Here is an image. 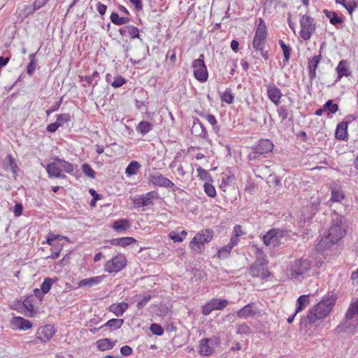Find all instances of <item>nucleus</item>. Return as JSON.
I'll return each instance as SVG.
<instances>
[{
    "instance_id": "nucleus-1",
    "label": "nucleus",
    "mask_w": 358,
    "mask_h": 358,
    "mask_svg": "<svg viewBox=\"0 0 358 358\" xmlns=\"http://www.w3.org/2000/svg\"><path fill=\"white\" fill-rule=\"evenodd\" d=\"M336 299L334 295L324 296L314 308L309 310L306 317L303 319V322L312 324L318 320L326 317L331 313Z\"/></svg>"
},
{
    "instance_id": "nucleus-2",
    "label": "nucleus",
    "mask_w": 358,
    "mask_h": 358,
    "mask_svg": "<svg viewBox=\"0 0 358 358\" xmlns=\"http://www.w3.org/2000/svg\"><path fill=\"white\" fill-rule=\"evenodd\" d=\"M350 224L349 219L334 209L331 213V226L328 232L333 239L340 241L347 234Z\"/></svg>"
},
{
    "instance_id": "nucleus-3",
    "label": "nucleus",
    "mask_w": 358,
    "mask_h": 358,
    "mask_svg": "<svg viewBox=\"0 0 358 358\" xmlns=\"http://www.w3.org/2000/svg\"><path fill=\"white\" fill-rule=\"evenodd\" d=\"M273 143L269 139L262 138L259 140L252 147V151L248 155V160L256 161L262 157H266L267 154L273 151Z\"/></svg>"
},
{
    "instance_id": "nucleus-4",
    "label": "nucleus",
    "mask_w": 358,
    "mask_h": 358,
    "mask_svg": "<svg viewBox=\"0 0 358 358\" xmlns=\"http://www.w3.org/2000/svg\"><path fill=\"white\" fill-rule=\"evenodd\" d=\"M214 236V231L206 229L197 233L189 243V247L196 252H201L205 243H209Z\"/></svg>"
},
{
    "instance_id": "nucleus-5",
    "label": "nucleus",
    "mask_w": 358,
    "mask_h": 358,
    "mask_svg": "<svg viewBox=\"0 0 358 358\" xmlns=\"http://www.w3.org/2000/svg\"><path fill=\"white\" fill-rule=\"evenodd\" d=\"M288 231L285 229L273 228L266 233L262 237V241L266 245L278 247L281 244V239L287 236Z\"/></svg>"
},
{
    "instance_id": "nucleus-6",
    "label": "nucleus",
    "mask_w": 358,
    "mask_h": 358,
    "mask_svg": "<svg viewBox=\"0 0 358 358\" xmlns=\"http://www.w3.org/2000/svg\"><path fill=\"white\" fill-rule=\"evenodd\" d=\"M267 37V28L263 19L259 18V24L256 29L252 47L255 50L265 48Z\"/></svg>"
},
{
    "instance_id": "nucleus-7",
    "label": "nucleus",
    "mask_w": 358,
    "mask_h": 358,
    "mask_svg": "<svg viewBox=\"0 0 358 358\" xmlns=\"http://www.w3.org/2000/svg\"><path fill=\"white\" fill-rule=\"evenodd\" d=\"M301 31L299 32L301 38L304 41L309 40L315 31L316 24L313 17L308 15H303L300 18Z\"/></svg>"
},
{
    "instance_id": "nucleus-8",
    "label": "nucleus",
    "mask_w": 358,
    "mask_h": 358,
    "mask_svg": "<svg viewBox=\"0 0 358 358\" xmlns=\"http://www.w3.org/2000/svg\"><path fill=\"white\" fill-rule=\"evenodd\" d=\"M192 66L194 69V76L195 78L200 83L206 82L208 78V73L203 54H201L198 59L192 62Z\"/></svg>"
},
{
    "instance_id": "nucleus-9",
    "label": "nucleus",
    "mask_w": 358,
    "mask_h": 358,
    "mask_svg": "<svg viewBox=\"0 0 358 358\" xmlns=\"http://www.w3.org/2000/svg\"><path fill=\"white\" fill-rule=\"evenodd\" d=\"M127 265V259L123 254H118L104 265V271L109 273H117Z\"/></svg>"
},
{
    "instance_id": "nucleus-10",
    "label": "nucleus",
    "mask_w": 358,
    "mask_h": 358,
    "mask_svg": "<svg viewBox=\"0 0 358 358\" xmlns=\"http://www.w3.org/2000/svg\"><path fill=\"white\" fill-rule=\"evenodd\" d=\"M311 268V262L307 259H299L295 260L291 266V275L292 278L299 279L300 277Z\"/></svg>"
},
{
    "instance_id": "nucleus-11",
    "label": "nucleus",
    "mask_w": 358,
    "mask_h": 358,
    "mask_svg": "<svg viewBox=\"0 0 358 358\" xmlns=\"http://www.w3.org/2000/svg\"><path fill=\"white\" fill-rule=\"evenodd\" d=\"M219 343L220 338L217 336L201 339L199 345V354L202 356L210 355L214 352L215 347Z\"/></svg>"
},
{
    "instance_id": "nucleus-12",
    "label": "nucleus",
    "mask_w": 358,
    "mask_h": 358,
    "mask_svg": "<svg viewBox=\"0 0 358 358\" xmlns=\"http://www.w3.org/2000/svg\"><path fill=\"white\" fill-rule=\"evenodd\" d=\"M55 334V329L53 326L48 324L41 327L37 330L35 338L31 341V343L37 344L38 341L43 343L48 342L52 338Z\"/></svg>"
},
{
    "instance_id": "nucleus-13",
    "label": "nucleus",
    "mask_w": 358,
    "mask_h": 358,
    "mask_svg": "<svg viewBox=\"0 0 358 358\" xmlns=\"http://www.w3.org/2000/svg\"><path fill=\"white\" fill-rule=\"evenodd\" d=\"M158 198V193L155 191H151L135 196L133 199V204L138 208L148 206L153 203L152 199Z\"/></svg>"
},
{
    "instance_id": "nucleus-14",
    "label": "nucleus",
    "mask_w": 358,
    "mask_h": 358,
    "mask_svg": "<svg viewBox=\"0 0 358 358\" xmlns=\"http://www.w3.org/2000/svg\"><path fill=\"white\" fill-rule=\"evenodd\" d=\"M259 314V310L255 303L251 302L243 306L236 312L237 317L241 319L254 317Z\"/></svg>"
},
{
    "instance_id": "nucleus-15",
    "label": "nucleus",
    "mask_w": 358,
    "mask_h": 358,
    "mask_svg": "<svg viewBox=\"0 0 358 358\" xmlns=\"http://www.w3.org/2000/svg\"><path fill=\"white\" fill-rule=\"evenodd\" d=\"M339 241L338 240L333 239L332 236L327 232V234L324 235L318 240L315 245V248L317 252H322L329 249L333 245H335Z\"/></svg>"
},
{
    "instance_id": "nucleus-16",
    "label": "nucleus",
    "mask_w": 358,
    "mask_h": 358,
    "mask_svg": "<svg viewBox=\"0 0 358 358\" xmlns=\"http://www.w3.org/2000/svg\"><path fill=\"white\" fill-rule=\"evenodd\" d=\"M48 177L50 178H66V176L62 173L59 162L53 159V162L47 164L45 167Z\"/></svg>"
},
{
    "instance_id": "nucleus-17",
    "label": "nucleus",
    "mask_w": 358,
    "mask_h": 358,
    "mask_svg": "<svg viewBox=\"0 0 358 358\" xmlns=\"http://www.w3.org/2000/svg\"><path fill=\"white\" fill-rule=\"evenodd\" d=\"M149 180L150 182H151L154 186H158L164 188L173 186V182L169 178L163 176L159 173H155L150 175Z\"/></svg>"
},
{
    "instance_id": "nucleus-18",
    "label": "nucleus",
    "mask_w": 358,
    "mask_h": 358,
    "mask_svg": "<svg viewBox=\"0 0 358 358\" xmlns=\"http://www.w3.org/2000/svg\"><path fill=\"white\" fill-rule=\"evenodd\" d=\"M267 96L269 100L273 102L276 106L280 103V99L282 94L280 90L273 83L267 86Z\"/></svg>"
},
{
    "instance_id": "nucleus-19",
    "label": "nucleus",
    "mask_w": 358,
    "mask_h": 358,
    "mask_svg": "<svg viewBox=\"0 0 358 358\" xmlns=\"http://www.w3.org/2000/svg\"><path fill=\"white\" fill-rule=\"evenodd\" d=\"M337 73V78L336 82L341 80V79L345 76H350L352 71L350 68V62L346 59H342L339 62L338 66L336 68Z\"/></svg>"
},
{
    "instance_id": "nucleus-20",
    "label": "nucleus",
    "mask_w": 358,
    "mask_h": 358,
    "mask_svg": "<svg viewBox=\"0 0 358 358\" xmlns=\"http://www.w3.org/2000/svg\"><path fill=\"white\" fill-rule=\"evenodd\" d=\"M322 55H318L314 56L312 59H308L307 69L308 71V76L310 80V83H312V81L317 76L316 70L322 59Z\"/></svg>"
},
{
    "instance_id": "nucleus-21",
    "label": "nucleus",
    "mask_w": 358,
    "mask_h": 358,
    "mask_svg": "<svg viewBox=\"0 0 358 358\" xmlns=\"http://www.w3.org/2000/svg\"><path fill=\"white\" fill-rule=\"evenodd\" d=\"M11 325L13 329H20V330H28L31 329L33 326L32 323L22 317H13L11 321Z\"/></svg>"
},
{
    "instance_id": "nucleus-22",
    "label": "nucleus",
    "mask_w": 358,
    "mask_h": 358,
    "mask_svg": "<svg viewBox=\"0 0 358 358\" xmlns=\"http://www.w3.org/2000/svg\"><path fill=\"white\" fill-rule=\"evenodd\" d=\"M192 133L194 134L196 136H199L203 138H207L208 137V131L203 124V123L199 120V118H194V123L192 128Z\"/></svg>"
},
{
    "instance_id": "nucleus-23",
    "label": "nucleus",
    "mask_w": 358,
    "mask_h": 358,
    "mask_svg": "<svg viewBox=\"0 0 358 358\" xmlns=\"http://www.w3.org/2000/svg\"><path fill=\"white\" fill-rule=\"evenodd\" d=\"M3 165L6 170L10 171L13 173V176L15 178L16 177L19 171V167L15 162V158L11 155H7L3 162Z\"/></svg>"
},
{
    "instance_id": "nucleus-24",
    "label": "nucleus",
    "mask_w": 358,
    "mask_h": 358,
    "mask_svg": "<svg viewBox=\"0 0 358 358\" xmlns=\"http://www.w3.org/2000/svg\"><path fill=\"white\" fill-rule=\"evenodd\" d=\"M323 13L326 15V17L329 20L330 23L335 26L336 27H338L339 25H341L344 22L343 17L341 16H338L336 12L329 10L327 9H324Z\"/></svg>"
},
{
    "instance_id": "nucleus-25",
    "label": "nucleus",
    "mask_w": 358,
    "mask_h": 358,
    "mask_svg": "<svg viewBox=\"0 0 358 358\" xmlns=\"http://www.w3.org/2000/svg\"><path fill=\"white\" fill-rule=\"evenodd\" d=\"M348 128L345 122H339L336 128L335 138L340 141H347L348 139Z\"/></svg>"
},
{
    "instance_id": "nucleus-26",
    "label": "nucleus",
    "mask_w": 358,
    "mask_h": 358,
    "mask_svg": "<svg viewBox=\"0 0 358 358\" xmlns=\"http://www.w3.org/2000/svg\"><path fill=\"white\" fill-rule=\"evenodd\" d=\"M129 308V304L126 302L119 303H113L109 306V311L113 313L117 317L122 316Z\"/></svg>"
},
{
    "instance_id": "nucleus-27",
    "label": "nucleus",
    "mask_w": 358,
    "mask_h": 358,
    "mask_svg": "<svg viewBox=\"0 0 358 358\" xmlns=\"http://www.w3.org/2000/svg\"><path fill=\"white\" fill-rule=\"evenodd\" d=\"M136 242H137V241L134 238L129 236L113 238L110 241V244L113 245H119L122 247L129 246Z\"/></svg>"
},
{
    "instance_id": "nucleus-28",
    "label": "nucleus",
    "mask_w": 358,
    "mask_h": 358,
    "mask_svg": "<svg viewBox=\"0 0 358 358\" xmlns=\"http://www.w3.org/2000/svg\"><path fill=\"white\" fill-rule=\"evenodd\" d=\"M130 227L129 220L126 218L115 220L113 223V228L119 233L127 231Z\"/></svg>"
},
{
    "instance_id": "nucleus-29",
    "label": "nucleus",
    "mask_w": 358,
    "mask_h": 358,
    "mask_svg": "<svg viewBox=\"0 0 358 358\" xmlns=\"http://www.w3.org/2000/svg\"><path fill=\"white\" fill-rule=\"evenodd\" d=\"M117 341H112L110 338H102L96 341V347L99 350L105 351L113 349Z\"/></svg>"
},
{
    "instance_id": "nucleus-30",
    "label": "nucleus",
    "mask_w": 358,
    "mask_h": 358,
    "mask_svg": "<svg viewBox=\"0 0 358 358\" xmlns=\"http://www.w3.org/2000/svg\"><path fill=\"white\" fill-rule=\"evenodd\" d=\"M103 278H104L103 275H99V276L92 277L90 278H85V279L81 280L79 282L78 286L80 287H92L94 285L101 283L102 282Z\"/></svg>"
},
{
    "instance_id": "nucleus-31",
    "label": "nucleus",
    "mask_w": 358,
    "mask_h": 358,
    "mask_svg": "<svg viewBox=\"0 0 358 358\" xmlns=\"http://www.w3.org/2000/svg\"><path fill=\"white\" fill-rule=\"evenodd\" d=\"M34 301V296L32 295L28 296L24 300L22 304L24 308L29 312L27 314L29 317H33L37 313V310L34 309L33 303Z\"/></svg>"
},
{
    "instance_id": "nucleus-32",
    "label": "nucleus",
    "mask_w": 358,
    "mask_h": 358,
    "mask_svg": "<svg viewBox=\"0 0 358 358\" xmlns=\"http://www.w3.org/2000/svg\"><path fill=\"white\" fill-rule=\"evenodd\" d=\"M124 323L123 319H116L113 318L109 320L107 322H106L104 324L101 326L99 329H103L105 327H108L110 331L117 330L121 328Z\"/></svg>"
},
{
    "instance_id": "nucleus-33",
    "label": "nucleus",
    "mask_w": 358,
    "mask_h": 358,
    "mask_svg": "<svg viewBox=\"0 0 358 358\" xmlns=\"http://www.w3.org/2000/svg\"><path fill=\"white\" fill-rule=\"evenodd\" d=\"M336 2L342 5L348 11L350 15H352L355 10L358 7L355 0H336Z\"/></svg>"
},
{
    "instance_id": "nucleus-34",
    "label": "nucleus",
    "mask_w": 358,
    "mask_h": 358,
    "mask_svg": "<svg viewBox=\"0 0 358 358\" xmlns=\"http://www.w3.org/2000/svg\"><path fill=\"white\" fill-rule=\"evenodd\" d=\"M62 240L69 241V238L59 234H55L50 232L47 235L46 243L50 246H55V243L59 242Z\"/></svg>"
},
{
    "instance_id": "nucleus-35",
    "label": "nucleus",
    "mask_w": 358,
    "mask_h": 358,
    "mask_svg": "<svg viewBox=\"0 0 358 358\" xmlns=\"http://www.w3.org/2000/svg\"><path fill=\"white\" fill-rule=\"evenodd\" d=\"M236 333L240 335L249 336L252 333V328L245 322L238 323L235 326Z\"/></svg>"
},
{
    "instance_id": "nucleus-36",
    "label": "nucleus",
    "mask_w": 358,
    "mask_h": 358,
    "mask_svg": "<svg viewBox=\"0 0 358 358\" xmlns=\"http://www.w3.org/2000/svg\"><path fill=\"white\" fill-rule=\"evenodd\" d=\"M309 295L303 294L296 300V313L302 311L309 304Z\"/></svg>"
},
{
    "instance_id": "nucleus-37",
    "label": "nucleus",
    "mask_w": 358,
    "mask_h": 358,
    "mask_svg": "<svg viewBox=\"0 0 358 358\" xmlns=\"http://www.w3.org/2000/svg\"><path fill=\"white\" fill-rule=\"evenodd\" d=\"M152 129V124L148 121L140 122L136 127V131L143 136L147 134Z\"/></svg>"
},
{
    "instance_id": "nucleus-38",
    "label": "nucleus",
    "mask_w": 358,
    "mask_h": 358,
    "mask_svg": "<svg viewBox=\"0 0 358 358\" xmlns=\"http://www.w3.org/2000/svg\"><path fill=\"white\" fill-rule=\"evenodd\" d=\"M279 43V45L282 50V52H283V56H284V59H283V63H284V65H286L289 61V59H290V55H291V52H292V48H290L289 45H286L285 43V42L282 41V40H279L278 41Z\"/></svg>"
},
{
    "instance_id": "nucleus-39",
    "label": "nucleus",
    "mask_w": 358,
    "mask_h": 358,
    "mask_svg": "<svg viewBox=\"0 0 358 358\" xmlns=\"http://www.w3.org/2000/svg\"><path fill=\"white\" fill-rule=\"evenodd\" d=\"M323 106L324 110H325V111L327 113V116L329 117L333 114H335L339 109L338 105L334 103L332 99H329L327 101Z\"/></svg>"
},
{
    "instance_id": "nucleus-40",
    "label": "nucleus",
    "mask_w": 358,
    "mask_h": 358,
    "mask_svg": "<svg viewBox=\"0 0 358 358\" xmlns=\"http://www.w3.org/2000/svg\"><path fill=\"white\" fill-rule=\"evenodd\" d=\"M141 296L138 299V303L136 304V308L138 310H142L148 303L151 300L152 296L151 294V292H143L141 294Z\"/></svg>"
},
{
    "instance_id": "nucleus-41",
    "label": "nucleus",
    "mask_w": 358,
    "mask_h": 358,
    "mask_svg": "<svg viewBox=\"0 0 358 358\" xmlns=\"http://www.w3.org/2000/svg\"><path fill=\"white\" fill-rule=\"evenodd\" d=\"M141 166L137 161H131L126 168L125 173L128 176H134L137 173Z\"/></svg>"
},
{
    "instance_id": "nucleus-42",
    "label": "nucleus",
    "mask_w": 358,
    "mask_h": 358,
    "mask_svg": "<svg viewBox=\"0 0 358 358\" xmlns=\"http://www.w3.org/2000/svg\"><path fill=\"white\" fill-rule=\"evenodd\" d=\"M213 310H222L229 304L227 299L213 298L210 301Z\"/></svg>"
},
{
    "instance_id": "nucleus-43",
    "label": "nucleus",
    "mask_w": 358,
    "mask_h": 358,
    "mask_svg": "<svg viewBox=\"0 0 358 358\" xmlns=\"http://www.w3.org/2000/svg\"><path fill=\"white\" fill-rule=\"evenodd\" d=\"M29 63L27 66V73L29 76H32L36 70V66L38 60L36 59V53H31L29 56Z\"/></svg>"
},
{
    "instance_id": "nucleus-44",
    "label": "nucleus",
    "mask_w": 358,
    "mask_h": 358,
    "mask_svg": "<svg viewBox=\"0 0 358 358\" xmlns=\"http://www.w3.org/2000/svg\"><path fill=\"white\" fill-rule=\"evenodd\" d=\"M54 159L59 162L61 169L64 170L66 173H71L73 172V166L70 162H66L64 159H61L57 156L54 157Z\"/></svg>"
},
{
    "instance_id": "nucleus-45",
    "label": "nucleus",
    "mask_w": 358,
    "mask_h": 358,
    "mask_svg": "<svg viewBox=\"0 0 358 358\" xmlns=\"http://www.w3.org/2000/svg\"><path fill=\"white\" fill-rule=\"evenodd\" d=\"M345 320L343 323L341 324L338 326L337 329H340V331L348 332V333H352L355 331L356 329V326L355 324H352L351 323V320H348L345 318Z\"/></svg>"
},
{
    "instance_id": "nucleus-46",
    "label": "nucleus",
    "mask_w": 358,
    "mask_h": 358,
    "mask_svg": "<svg viewBox=\"0 0 358 358\" xmlns=\"http://www.w3.org/2000/svg\"><path fill=\"white\" fill-rule=\"evenodd\" d=\"M355 315H358V300L350 304L345 313V318L352 320Z\"/></svg>"
},
{
    "instance_id": "nucleus-47",
    "label": "nucleus",
    "mask_w": 358,
    "mask_h": 358,
    "mask_svg": "<svg viewBox=\"0 0 358 358\" xmlns=\"http://www.w3.org/2000/svg\"><path fill=\"white\" fill-rule=\"evenodd\" d=\"M128 34L131 39L138 38L141 43L143 38L141 37L140 31L138 27L134 25H127Z\"/></svg>"
},
{
    "instance_id": "nucleus-48",
    "label": "nucleus",
    "mask_w": 358,
    "mask_h": 358,
    "mask_svg": "<svg viewBox=\"0 0 358 358\" xmlns=\"http://www.w3.org/2000/svg\"><path fill=\"white\" fill-rule=\"evenodd\" d=\"M220 99L222 102H225L228 104H231L234 101V96L230 88H227L220 96Z\"/></svg>"
},
{
    "instance_id": "nucleus-49",
    "label": "nucleus",
    "mask_w": 358,
    "mask_h": 358,
    "mask_svg": "<svg viewBox=\"0 0 358 358\" xmlns=\"http://www.w3.org/2000/svg\"><path fill=\"white\" fill-rule=\"evenodd\" d=\"M318 205H314L313 203L311 206L303 207V213L304 216V219H311L313 216L315 214V211L317 210Z\"/></svg>"
},
{
    "instance_id": "nucleus-50",
    "label": "nucleus",
    "mask_w": 358,
    "mask_h": 358,
    "mask_svg": "<svg viewBox=\"0 0 358 358\" xmlns=\"http://www.w3.org/2000/svg\"><path fill=\"white\" fill-rule=\"evenodd\" d=\"M57 278H45L41 285V289L47 294L51 289L52 285L57 281Z\"/></svg>"
},
{
    "instance_id": "nucleus-51",
    "label": "nucleus",
    "mask_w": 358,
    "mask_h": 358,
    "mask_svg": "<svg viewBox=\"0 0 358 358\" xmlns=\"http://www.w3.org/2000/svg\"><path fill=\"white\" fill-rule=\"evenodd\" d=\"M344 197L345 194L341 189L337 188L332 189L330 201L333 202H340Z\"/></svg>"
},
{
    "instance_id": "nucleus-52",
    "label": "nucleus",
    "mask_w": 358,
    "mask_h": 358,
    "mask_svg": "<svg viewBox=\"0 0 358 358\" xmlns=\"http://www.w3.org/2000/svg\"><path fill=\"white\" fill-rule=\"evenodd\" d=\"M232 248H233L229 244L227 245L226 246L221 248L217 251V257L220 259L227 258L230 255Z\"/></svg>"
},
{
    "instance_id": "nucleus-53",
    "label": "nucleus",
    "mask_w": 358,
    "mask_h": 358,
    "mask_svg": "<svg viewBox=\"0 0 358 358\" xmlns=\"http://www.w3.org/2000/svg\"><path fill=\"white\" fill-rule=\"evenodd\" d=\"M262 264H258L257 262L253 263L250 266V269H249L250 274L254 278L259 277V275L260 274V271L262 270Z\"/></svg>"
},
{
    "instance_id": "nucleus-54",
    "label": "nucleus",
    "mask_w": 358,
    "mask_h": 358,
    "mask_svg": "<svg viewBox=\"0 0 358 358\" xmlns=\"http://www.w3.org/2000/svg\"><path fill=\"white\" fill-rule=\"evenodd\" d=\"M150 330L152 334L159 336H162L164 332L163 327L157 323H152L150 326Z\"/></svg>"
},
{
    "instance_id": "nucleus-55",
    "label": "nucleus",
    "mask_w": 358,
    "mask_h": 358,
    "mask_svg": "<svg viewBox=\"0 0 358 358\" xmlns=\"http://www.w3.org/2000/svg\"><path fill=\"white\" fill-rule=\"evenodd\" d=\"M127 83V80L121 76H117L114 78V80L110 83V85L114 88H119Z\"/></svg>"
},
{
    "instance_id": "nucleus-56",
    "label": "nucleus",
    "mask_w": 358,
    "mask_h": 358,
    "mask_svg": "<svg viewBox=\"0 0 358 358\" xmlns=\"http://www.w3.org/2000/svg\"><path fill=\"white\" fill-rule=\"evenodd\" d=\"M82 170L85 176L90 177V178H95V171L90 164L87 163L83 164L82 165Z\"/></svg>"
},
{
    "instance_id": "nucleus-57",
    "label": "nucleus",
    "mask_w": 358,
    "mask_h": 358,
    "mask_svg": "<svg viewBox=\"0 0 358 358\" xmlns=\"http://www.w3.org/2000/svg\"><path fill=\"white\" fill-rule=\"evenodd\" d=\"M205 193L211 198H214L216 196V190L213 185L210 183L206 182L203 185Z\"/></svg>"
},
{
    "instance_id": "nucleus-58",
    "label": "nucleus",
    "mask_w": 358,
    "mask_h": 358,
    "mask_svg": "<svg viewBox=\"0 0 358 358\" xmlns=\"http://www.w3.org/2000/svg\"><path fill=\"white\" fill-rule=\"evenodd\" d=\"M196 171L198 172V176L199 177L200 179H201L203 180H208V181L212 180L211 176L208 173V172L207 171L204 170L201 166H199L196 169Z\"/></svg>"
},
{
    "instance_id": "nucleus-59",
    "label": "nucleus",
    "mask_w": 358,
    "mask_h": 358,
    "mask_svg": "<svg viewBox=\"0 0 358 358\" xmlns=\"http://www.w3.org/2000/svg\"><path fill=\"white\" fill-rule=\"evenodd\" d=\"M71 120V115L69 113H62L57 115L56 122L62 126L64 123L68 122Z\"/></svg>"
},
{
    "instance_id": "nucleus-60",
    "label": "nucleus",
    "mask_w": 358,
    "mask_h": 358,
    "mask_svg": "<svg viewBox=\"0 0 358 358\" xmlns=\"http://www.w3.org/2000/svg\"><path fill=\"white\" fill-rule=\"evenodd\" d=\"M206 119L213 127V130L215 132H217L220 129V127L217 125V122L215 116L212 114H208L206 116Z\"/></svg>"
},
{
    "instance_id": "nucleus-61",
    "label": "nucleus",
    "mask_w": 358,
    "mask_h": 358,
    "mask_svg": "<svg viewBox=\"0 0 358 358\" xmlns=\"http://www.w3.org/2000/svg\"><path fill=\"white\" fill-rule=\"evenodd\" d=\"M279 117L281 118V121H285L289 116L288 110L285 106H280L277 110Z\"/></svg>"
},
{
    "instance_id": "nucleus-62",
    "label": "nucleus",
    "mask_w": 358,
    "mask_h": 358,
    "mask_svg": "<svg viewBox=\"0 0 358 358\" xmlns=\"http://www.w3.org/2000/svg\"><path fill=\"white\" fill-rule=\"evenodd\" d=\"M110 20L111 22L115 24V25H117V26H120V25H122V18L123 17H120L118 13H115V12H113L110 15Z\"/></svg>"
},
{
    "instance_id": "nucleus-63",
    "label": "nucleus",
    "mask_w": 358,
    "mask_h": 358,
    "mask_svg": "<svg viewBox=\"0 0 358 358\" xmlns=\"http://www.w3.org/2000/svg\"><path fill=\"white\" fill-rule=\"evenodd\" d=\"M63 101V97H61L58 101H57L54 105L50 106L48 110H46L45 113L47 115H50L51 113L59 110L62 103Z\"/></svg>"
},
{
    "instance_id": "nucleus-64",
    "label": "nucleus",
    "mask_w": 358,
    "mask_h": 358,
    "mask_svg": "<svg viewBox=\"0 0 358 358\" xmlns=\"http://www.w3.org/2000/svg\"><path fill=\"white\" fill-rule=\"evenodd\" d=\"M48 1L49 0H35L32 4V8L31 12H35L36 10H38L44 5H45Z\"/></svg>"
}]
</instances>
